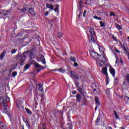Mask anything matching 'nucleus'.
I'll use <instances>...</instances> for the list:
<instances>
[{
    "label": "nucleus",
    "mask_w": 129,
    "mask_h": 129,
    "mask_svg": "<svg viewBox=\"0 0 129 129\" xmlns=\"http://www.w3.org/2000/svg\"><path fill=\"white\" fill-rule=\"evenodd\" d=\"M27 56H28V53L24 52L21 55H18L17 57H15L16 60L19 59L18 62L16 63V67H17L19 64H20L21 66H23V65H24V63L26 62V58H27Z\"/></svg>",
    "instance_id": "1"
},
{
    "label": "nucleus",
    "mask_w": 129,
    "mask_h": 129,
    "mask_svg": "<svg viewBox=\"0 0 129 129\" xmlns=\"http://www.w3.org/2000/svg\"><path fill=\"white\" fill-rule=\"evenodd\" d=\"M8 100H10V97H7L5 99L3 96L0 97V105L4 108V111L5 113L8 112V108H7L8 107V104L7 103Z\"/></svg>",
    "instance_id": "2"
},
{
    "label": "nucleus",
    "mask_w": 129,
    "mask_h": 129,
    "mask_svg": "<svg viewBox=\"0 0 129 129\" xmlns=\"http://www.w3.org/2000/svg\"><path fill=\"white\" fill-rule=\"evenodd\" d=\"M81 98L84 103H85L87 101V93L85 90H83L82 88H81Z\"/></svg>",
    "instance_id": "3"
},
{
    "label": "nucleus",
    "mask_w": 129,
    "mask_h": 129,
    "mask_svg": "<svg viewBox=\"0 0 129 129\" xmlns=\"http://www.w3.org/2000/svg\"><path fill=\"white\" fill-rule=\"evenodd\" d=\"M79 4L78 10L77 11V14L79 13V15L77 17V21L76 22H79L80 21V16L81 15V0H78Z\"/></svg>",
    "instance_id": "4"
},
{
    "label": "nucleus",
    "mask_w": 129,
    "mask_h": 129,
    "mask_svg": "<svg viewBox=\"0 0 129 129\" xmlns=\"http://www.w3.org/2000/svg\"><path fill=\"white\" fill-rule=\"evenodd\" d=\"M34 65L35 67L36 68L37 72L38 73L41 72V71H42V70H44V69H45V67L40 65L39 63H38V62H35L34 63Z\"/></svg>",
    "instance_id": "5"
},
{
    "label": "nucleus",
    "mask_w": 129,
    "mask_h": 129,
    "mask_svg": "<svg viewBox=\"0 0 129 129\" xmlns=\"http://www.w3.org/2000/svg\"><path fill=\"white\" fill-rule=\"evenodd\" d=\"M90 55L91 57H93V58H95V59H99L101 56L98 54V53L92 50L90 51Z\"/></svg>",
    "instance_id": "6"
},
{
    "label": "nucleus",
    "mask_w": 129,
    "mask_h": 129,
    "mask_svg": "<svg viewBox=\"0 0 129 129\" xmlns=\"http://www.w3.org/2000/svg\"><path fill=\"white\" fill-rule=\"evenodd\" d=\"M72 78L73 79H76L77 80H79V76L77 74V73L74 72V71H71L70 72Z\"/></svg>",
    "instance_id": "7"
},
{
    "label": "nucleus",
    "mask_w": 129,
    "mask_h": 129,
    "mask_svg": "<svg viewBox=\"0 0 129 129\" xmlns=\"http://www.w3.org/2000/svg\"><path fill=\"white\" fill-rule=\"evenodd\" d=\"M99 98L97 96L95 97V102L96 103V107L95 108V110L96 111L97 110V108L100 106V102L99 101Z\"/></svg>",
    "instance_id": "8"
},
{
    "label": "nucleus",
    "mask_w": 129,
    "mask_h": 129,
    "mask_svg": "<svg viewBox=\"0 0 129 129\" xmlns=\"http://www.w3.org/2000/svg\"><path fill=\"white\" fill-rule=\"evenodd\" d=\"M109 71L110 74H111L113 77H115V70H114V69H113V68L110 64L109 66Z\"/></svg>",
    "instance_id": "9"
},
{
    "label": "nucleus",
    "mask_w": 129,
    "mask_h": 129,
    "mask_svg": "<svg viewBox=\"0 0 129 129\" xmlns=\"http://www.w3.org/2000/svg\"><path fill=\"white\" fill-rule=\"evenodd\" d=\"M27 12H28L29 13V14L32 15V16H36V12H35V10H34L33 8H27Z\"/></svg>",
    "instance_id": "10"
},
{
    "label": "nucleus",
    "mask_w": 129,
    "mask_h": 129,
    "mask_svg": "<svg viewBox=\"0 0 129 129\" xmlns=\"http://www.w3.org/2000/svg\"><path fill=\"white\" fill-rule=\"evenodd\" d=\"M101 73H102V74H103L104 75H106V76H108V74L107 73V68H102Z\"/></svg>",
    "instance_id": "11"
},
{
    "label": "nucleus",
    "mask_w": 129,
    "mask_h": 129,
    "mask_svg": "<svg viewBox=\"0 0 129 129\" xmlns=\"http://www.w3.org/2000/svg\"><path fill=\"white\" fill-rule=\"evenodd\" d=\"M89 32L90 33V35L89 36H95V32H94V29H93V28H90Z\"/></svg>",
    "instance_id": "12"
},
{
    "label": "nucleus",
    "mask_w": 129,
    "mask_h": 129,
    "mask_svg": "<svg viewBox=\"0 0 129 129\" xmlns=\"http://www.w3.org/2000/svg\"><path fill=\"white\" fill-rule=\"evenodd\" d=\"M28 55H29V57L30 60H32V59H35L36 57V54L32 53V52H29Z\"/></svg>",
    "instance_id": "13"
},
{
    "label": "nucleus",
    "mask_w": 129,
    "mask_h": 129,
    "mask_svg": "<svg viewBox=\"0 0 129 129\" xmlns=\"http://www.w3.org/2000/svg\"><path fill=\"white\" fill-rule=\"evenodd\" d=\"M40 59L43 64L46 65V60H45V57L42 54L40 55Z\"/></svg>",
    "instance_id": "14"
},
{
    "label": "nucleus",
    "mask_w": 129,
    "mask_h": 129,
    "mask_svg": "<svg viewBox=\"0 0 129 129\" xmlns=\"http://www.w3.org/2000/svg\"><path fill=\"white\" fill-rule=\"evenodd\" d=\"M46 7L47 8V9H50V10H54V6H53L51 4H46Z\"/></svg>",
    "instance_id": "15"
},
{
    "label": "nucleus",
    "mask_w": 129,
    "mask_h": 129,
    "mask_svg": "<svg viewBox=\"0 0 129 129\" xmlns=\"http://www.w3.org/2000/svg\"><path fill=\"white\" fill-rule=\"evenodd\" d=\"M89 40L90 43H94V42H95L94 36H89Z\"/></svg>",
    "instance_id": "16"
},
{
    "label": "nucleus",
    "mask_w": 129,
    "mask_h": 129,
    "mask_svg": "<svg viewBox=\"0 0 129 129\" xmlns=\"http://www.w3.org/2000/svg\"><path fill=\"white\" fill-rule=\"evenodd\" d=\"M31 67V65L30 64L27 63L24 66V68L23 69L24 72L26 71V70H28Z\"/></svg>",
    "instance_id": "17"
},
{
    "label": "nucleus",
    "mask_w": 129,
    "mask_h": 129,
    "mask_svg": "<svg viewBox=\"0 0 129 129\" xmlns=\"http://www.w3.org/2000/svg\"><path fill=\"white\" fill-rule=\"evenodd\" d=\"M75 84L76 87H77L79 92H81V88H80V87L78 88V87L79 86V84H78V81H76L75 83Z\"/></svg>",
    "instance_id": "18"
},
{
    "label": "nucleus",
    "mask_w": 129,
    "mask_h": 129,
    "mask_svg": "<svg viewBox=\"0 0 129 129\" xmlns=\"http://www.w3.org/2000/svg\"><path fill=\"white\" fill-rule=\"evenodd\" d=\"M38 86H39L38 90H39V91H44V89H43V85H40V84H37V87H38Z\"/></svg>",
    "instance_id": "19"
},
{
    "label": "nucleus",
    "mask_w": 129,
    "mask_h": 129,
    "mask_svg": "<svg viewBox=\"0 0 129 129\" xmlns=\"http://www.w3.org/2000/svg\"><path fill=\"white\" fill-rule=\"evenodd\" d=\"M76 98L78 102H80V101H81V96L80 95V94H78V95H77Z\"/></svg>",
    "instance_id": "20"
},
{
    "label": "nucleus",
    "mask_w": 129,
    "mask_h": 129,
    "mask_svg": "<svg viewBox=\"0 0 129 129\" xmlns=\"http://www.w3.org/2000/svg\"><path fill=\"white\" fill-rule=\"evenodd\" d=\"M5 55H6V51L4 50L0 55L1 59L4 58V57H5Z\"/></svg>",
    "instance_id": "21"
},
{
    "label": "nucleus",
    "mask_w": 129,
    "mask_h": 129,
    "mask_svg": "<svg viewBox=\"0 0 129 129\" xmlns=\"http://www.w3.org/2000/svg\"><path fill=\"white\" fill-rule=\"evenodd\" d=\"M115 26L116 29H117L118 31H119L120 30H121V26H120V25H119V24H117V23H115Z\"/></svg>",
    "instance_id": "22"
},
{
    "label": "nucleus",
    "mask_w": 129,
    "mask_h": 129,
    "mask_svg": "<svg viewBox=\"0 0 129 129\" xmlns=\"http://www.w3.org/2000/svg\"><path fill=\"white\" fill-rule=\"evenodd\" d=\"M122 49L124 52V53H125L126 54H128V51H127V49H126V48H125V46H124V45H122Z\"/></svg>",
    "instance_id": "23"
},
{
    "label": "nucleus",
    "mask_w": 129,
    "mask_h": 129,
    "mask_svg": "<svg viewBox=\"0 0 129 129\" xmlns=\"http://www.w3.org/2000/svg\"><path fill=\"white\" fill-rule=\"evenodd\" d=\"M90 4H91V0H85V4L86 6H89Z\"/></svg>",
    "instance_id": "24"
},
{
    "label": "nucleus",
    "mask_w": 129,
    "mask_h": 129,
    "mask_svg": "<svg viewBox=\"0 0 129 129\" xmlns=\"http://www.w3.org/2000/svg\"><path fill=\"white\" fill-rule=\"evenodd\" d=\"M99 121H100V117L98 116L95 121L96 124H98V123H99Z\"/></svg>",
    "instance_id": "25"
},
{
    "label": "nucleus",
    "mask_w": 129,
    "mask_h": 129,
    "mask_svg": "<svg viewBox=\"0 0 129 129\" xmlns=\"http://www.w3.org/2000/svg\"><path fill=\"white\" fill-rule=\"evenodd\" d=\"M99 23L101 28H103V27H105V23H103L102 21H100Z\"/></svg>",
    "instance_id": "26"
},
{
    "label": "nucleus",
    "mask_w": 129,
    "mask_h": 129,
    "mask_svg": "<svg viewBox=\"0 0 129 129\" xmlns=\"http://www.w3.org/2000/svg\"><path fill=\"white\" fill-rule=\"evenodd\" d=\"M65 69L63 68H59L58 70V72H61V73H65Z\"/></svg>",
    "instance_id": "27"
},
{
    "label": "nucleus",
    "mask_w": 129,
    "mask_h": 129,
    "mask_svg": "<svg viewBox=\"0 0 129 129\" xmlns=\"http://www.w3.org/2000/svg\"><path fill=\"white\" fill-rule=\"evenodd\" d=\"M106 94L107 95H109L110 94V88L106 89Z\"/></svg>",
    "instance_id": "28"
},
{
    "label": "nucleus",
    "mask_w": 129,
    "mask_h": 129,
    "mask_svg": "<svg viewBox=\"0 0 129 129\" xmlns=\"http://www.w3.org/2000/svg\"><path fill=\"white\" fill-rule=\"evenodd\" d=\"M26 109V111L27 113H28V114H32V111H31V110L30 109H29V108H25Z\"/></svg>",
    "instance_id": "29"
},
{
    "label": "nucleus",
    "mask_w": 129,
    "mask_h": 129,
    "mask_svg": "<svg viewBox=\"0 0 129 129\" xmlns=\"http://www.w3.org/2000/svg\"><path fill=\"white\" fill-rule=\"evenodd\" d=\"M109 79V77H108V76H106V85H108V83H109V81L108 80Z\"/></svg>",
    "instance_id": "30"
},
{
    "label": "nucleus",
    "mask_w": 129,
    "mask_h": 129,
    "mask_svg": "<svg viewBox=\"0 0 129 129\" xmlns=\"http://www.w3.org/2000/svg\"><path fill=\"white\" fill-rule=\"evenodd\" d=\"M112 39H113V40H114V41H115V42H116L117 43L118 40H117V38H116V37H115L114 36V35H112Z\"/></svg>",
    "instance_id": "31"
},
{
    "label": "nucleus",
    "mask_w": 129,
    "mask_h": 129,
    "mask_svg": "<svg viewBox=\"0 0 129 129\" xmlns=\"http://www.w3.org/2000/svg\"><path fill=\"white\" fill-rule=\"evenodd\" d=\"M93 18L95 20H98V21H100L101 20V17H98L97 16L95 15L93 17Z\"/></svg>",
    "instance_id": "32"
},
{
    "label": "nucleus",
    "mask_w": 129,
    "mask_h": 129,
    "mask_svg": "<svg viewBox=\"0 0 129 129\" xmlns=\"http://www.w3.org/2000/svg\"><path fill=\"white\" fill-rule=\"evenodd\" d=\"M30 53H34V54H35V53H37V49H36V48H33L31 50Z\"/></svg>",
    "instance_id": "33"
},
{
    "label": "nucleus",
    "mask_w": 129,
    "mask_h": 129,
    "mask_svg": "<svg viewBox=\"0 0 129 129\" xmlns=\"http://www.w3.org/2000/svg\"><path fill=\"white\" fill-rule=\"evenodd\" d=\"M100 57L103 58L105 59V61H107V58H106V57H105V55H100Z\"/></svg>",
    "instance_id": "34"
},
{
    "label": "nucleus",
    "mask_w": 129,
    "mask_h": 129,
    "mask_svg": "<svg viewBox=\"0 0 129 129\" xmlns=\"http://www.w3.org/2000/svg\"><path fill=\"white\" fill-rule=\"evenodd\" d=\"M17 107L18 109H20L22 108L23 107V106H22V105L21 104H17Z\"/></svg>",
    "instance_id": "35"
},
{
    "label": "nucleus",
    "mask_w": 129,
    "mask_h": 129,
    "mask_svg": "<svg viewBox=\"0 0 129 129\" xmlns=\"http://www.w3.org/2000/svg\"><path fill=\"white\" fill-rule=\"evenodd\" d=\"M119 63V59H118V57L117 56L116 57V61H115V64H118Z\"/></svg>",
    "instance_id": "36"
},
{
    "label": "nucleus",
    "mask_w": 129,
    "mask_h": 129,
    "mask_svg": "<svg viewBox=\"0 0 129 129\" xmlns=\"http://www.w3.org/2000/svg\"><path fill=\"white\" fill-rule=\"evenodd\" d=\"M124 100H125V101H128L129 97H127V96H124Z\"/></svg>",
    "instance_id": "37"
},
{
    "label": "nucleus",
    "mask_w": 129,
    "mask_h": 129,
    "mask_svg": "<svg viewBox=\"0 0 129 129\" xmlns=\"http://www.w3.org/2000/svg\"><path fill=\"white\" fill-rule=\"evenodd\" d=\"M71 60L73 61V62H76V59L74 57L71 56Z\"/></svg>",
    "instance_id": "38"
},
{
    "label": "nucleus",
    "mask_w": 129,
    "mask_h": 129,
    "mask_svg": "<svg viewBox=\"0 0 129 129\" xmlns=\"http://www.w3.org/2000/svg\"><path fill=\"white\" fill-rule=\"evenodd\" d=\"M62 33H61V32H58V33H57V37H58V38H62Z\"/></svg>",
    "instance_id": "39"
},
{
    "label": "nucleus",
    "mask_w": 129,
    "mask_h": 129,
    "mask_svg": "<svg viewBox=\"0 0 129 129\" xmlns=\"http://www.w3.org/2000/svg\"><path fill=\"white\" fill-rule=\"evenodd\" d=\"M21 12H22L23 13H26V12H28V11H27V8H23L21 9Z\"/></svg>",
    "instance_id": "40"
},
{
    "label": "nucleus",
    "mask_w": 129,
    "mask_h": 129,
    "mask_svg": "<svg viewBox=\"0 0 129 129\" xmlns=\"http://www.w3.org/2000/svg\"><path fill=\"white\" fill-rule=\"evenodd\" d=\"M26 124L28 128H29V129L31 128V124H30V123H29V122H27V123H26Z\"/></svg>",
    "instance_id": "41"
},
{
    "label": "nucleus",
    "mask_w": 129,
    "mask_h": 129,
    "mask_svg": "<svg viewBox=\"0 0 129 129\" xmlns=\"http://www.w3.org/2000/svg\"><path fill=\"white\" fill-rule=\"evenodd\" d=\"M114 50H115V52H116V53H120V51L118 49H117V48L116 47H114Z\"/></svg>",
    "instance_id": "42"
},
{
    "label": "nucleus",
    "mask_w": 129,
    "mask_h": 129,
    "mask_svg": "<svg viewBox=\"0 0 129 129\" xmlns=\"http://www.w3.org/2000/svg\"><path fill=\"white\" fill-rule=\"evenodd\" d=\"M126 80L127 81V83H129V74L126 75Z\"/></svg>",
    "instance_id": "43"
},
{
    "label": "nucleus",
    "mask_w": 129,
    "mask_h": 129,
    "mask_svg": "<svg viewBox=\"0 0 129 129\" xmlns=\"http://www.w3.org/2000/svg\"><path fill=\"white\" fill-rule=\"evenodd\" d=\"M17 50L16 49H13L11 50V53L12 54H15V53H16V52H17Z\"/></svg>",
    "instance_id": "44"
},
{
    "label": "nucleus",
    "mask_w": 129,
    "mask_h": 129,
    "mask_svg": "<svg viewBox=\"0 0 129 129\" xmlns=\"http://www.w3.org/2000/svg\"><path fill=\"white\" fill-rule=\"evenodd\" d=\"M117 83H118V81H117V79H115L114 80V84L115 85H116V84H117Z\"/></svg>",
    "instance_id": "45"
},
{
    "label": "nucleus",
    "mask_w": 129,
    "mask_h": 129,
    "mask_svg": "<svg viewBox=\"0 0 129 129\" xmlns=\"http://www.w3.org/2000/svg\"><path fill=\"white\" fill-rule=\"evenodd\" d=\"M97 64L98 66H99V67H102V66H103V65H102L99 61L97 62Z\"/></svg>",
    "instance_id": "46"
},
{
    "label": "nucleus",
    "mask_w": 129,
    "mask_h": 129,
    "mask_svg": "<svg viewBox=\"0 0 129 129\" xmlns=\"http://www.w3.org/2000/svg\"><path fill=\"white\" fill-rule=\"evenodd\" d=\"M17 74L16 72H14L12 73V76H13V77H15V76H17Z\"/></svg>",
    "instance_id": "47"
},
{
    "label": "nucleus",
    "mask_w": 129,
    "mask_h": 129,
    "mask_svg": "<svg viewBox=\"0 0 129 129\" xmlns=\"http://www.w3.org/2000/svg\"><path fill=\"white\" fill-rule=\"evenodd\" d=\"M86 13H87V11L86 10H85L83 13V16L85 18L86 17Z\"/></svg>",
    "instance_id": "48"
},
{
    "label": "nucleus",
    "mask_w": 129,
    "mask_h": 129,
    "mask_svg": "<svg viewBox=\"0 0 129 129\" xmlns=\"http://www.w3.org/2000/svg\"><path fill=\"white\" fill-rule=\"evenodd\" d=\"M110 15L111 16H113V17H116V15H115V14L114 13H113V12H111V13H110Z\"/></svg>",
    "instance_id": "49"
},
{
    "label": "nucleus",
    "mask_w": 129,
    "mask_h": 129,
    "mask_svg": "<svg viewBox=\"0 0 129 129\" xmlns=\"http://www.w3.org/2000/svg\"><path fill=\"white\" fill-rule=\"evenodd\" d=\"M23 121H24L25 123H27V122H28V120H27V118H23Z\"/></svg>",
    "instance_id": "50"
},
{
    "label": "nucleus",
    "mask_w": 129,
    "mask_h": 129,
    "mask_svg": "<svg viewBox=\"0 0 129 129\" xmlns=\"http://www.w3.org/2000/svg\"><path fill=\"white\" fill-rule=\"evenodd\" d=\"M93 91L95 94H97V93H98V92H97V90H96V89H94Z\"/></svg>",
    "instance_id": "51"
},
{
    "label": "nucleus",
    "mask_w": 129,
    "mask_h": 129,
    "mask_svg": "<svg viewBox=\"0 0 129 129\" xmlns=\"http://www.w3.org/2000/svg\"><path fill=\"white\" fill-rule=\"evenodd\" d=\"M119 42V45H120V46H122V42H121V41H120V40H118V42H117V43H118Z\"/></svg>",
    "instance_id": "52"
},
{
    "label": "nucleus",
    "mask_w": 129,
    "mask_h": 129,
    "mask_svg": "<svg viewBox=\"0 0 129 129\" xmlns=\"http://www.w3.org/2000/svg\"><path fill=\"white\" fill-rule=\"evenodd\" d=\"M54 12H55V13H59V9L57 8H55L54 9Z\"/></svg>",
    "instance_id": "53"
},
{
    "label": "nucleus",
    "mask_w": 129,
    "mask_h": 129,
    "mask_svg": "<svg viewBox=\"0 0 129 129\" xmlns=\"http://www.w3.org/2000/svg\"><path fill=\"white\" fill-rule=\"evenodd\" d=\"M74 66L75 67H77V66H78V63L77 62H75Z\"/></svg>",
    "instance_id": "54"
},
{
    "label": "nucleus",
    "mask_w": 129,
    "mask_h": 129,
    "mask_svg": "<svg viewBox=\"0 0 129 129\" xmlns=\"http://www.w3.org/2000/svg\"><path fill=\"white\" fill-rule=\"evenodd\" d=\"M55 0H46L47 3H51L52 2H54Z\"/></svg>",
    "instance_id": "55"
},
{
    "label": "nucleus",
    "mask_w": 129,
    "mask_h": 129,
    "mask_svg": "<svg viewBox=\"0 0 129 129\" xmlns=\"http://www.w3.org/2000/svg\"><path fill=\"white\" fill-rule=\"evenodd\" d=\"M72 93L73 95L76 94V91H75V90L72 91Z\"/></svg>",
    "instance_id": "56"
},
{
    "label": "nucleus",
    "mask_w": 129,
    "mask_h": 129,
    "mask_svg": "<svg viewBox=\"0 0 129 129\" xmlns=\"http://www.w3.org/2000/svg\"><path fill=\"white\" fill-rule=\"evenodd\" d=\"M117 115V112H116V111L114 110V115L116 116Z\"/></svg>",
    "instance_id": "57"
},
{
    "label": "nucleus",
    "mask_w": 129,
    "mask_h": 129,
    "mask_svg": "<svg viewBox=\"0 0 129 129\" xmlns=\"http://www.w3.org/2000/svg\"><path fill=\"white\" fill-rule=\"evenodd\" d=\"M48 15H49V11H47V12H46L45 13V16H48Z\"/></svg>",
    "instance_id": "58"
},
{
    "label": "nucleus",
    "mask_w": 129,
    "mask_h": 129,
    "mask_svg": "<svg viewBox=\"0 0 129 129\" xmlns=\"http://www.w3.org/2000/svg\"><path fill=\"white\" fill-rule=\"evenodd\" d=\"M120 62H121V64H122L123 63V60H122V58L120 59Z\"/></svg>",
    "instance_id": "59"
},
{
    "label": "nucleus",
    "mask_w": 129,
    "mask_h": 129,
    "mask_svg": "<svg viewBox=\"0 0 129 129\" xmlns=\"http://www.w3.org/2000/svg\"><path fill=\"white\" fill-rule=\"evenodd\" d=\"M22 36H23V34L22 33H20V34H18V37H22Z\"/></svg>",
    "instance_id": "60"
},
{
    "label": "nucleus",
    "mask_w": 129,
    "mask_h": 129,
    "mask_svg": "<svg viewBox=\"0 0 129 129\" xmlns=\"http://www.w3.org/2000/svg\"><path fill=\"white\" fill-rule=\"evenodd\" d=\"M100 62H101V63H102L103 64H104V63H105V61H104V60H100Z\"/></svg>",
    "instance_id": "61"
},
{
    "label": "nucleus",
    "mask_w": 129,
    "mask_h": 129,
    "mask_svg": "<svg viewBox=\"0 0 129 129\" xmlns=\"http://www.w3.org/2000/svg\"><path fill=\"white\" fill-rule=\"evenodd\" d=\"M115 116L116 118H117V119H118V118H119V116L117 114Z\"/></svg>",
    "instance_id": "62"
},
{
    "label": "nucleus",
    "mask_w": 129,
    "mask_h": 129,
    "mask_svg": "<svg viewBox=\"0 0 129 129\" xmlns=\"http://www.w3.org/2000/svg\"><path fill=\"white\" fill-rule=\"evenodd\" d=\"M53 71H54V72H56V71H59V69H54L53 70Z\"/></svg>",
    "instance_id": "63"
},
{
    "label": "nucleus",
    "mask_w": 129,
    "mask_h": 129,
    "mask_svg": "<svg viewBox=\"0 0 129 129\" xmlns=\"http://www.w3.org/2000/svg\"><path fill=\"white\" fill-rule=\"evenodd\" d=\"M106 129H112V128L111 127H110V126H107L106 127Z\"/></svg>",
    "instance_id": "64"
}]
</instances>
